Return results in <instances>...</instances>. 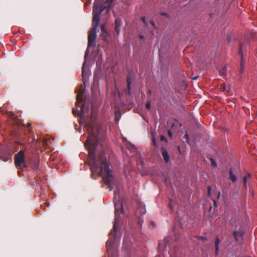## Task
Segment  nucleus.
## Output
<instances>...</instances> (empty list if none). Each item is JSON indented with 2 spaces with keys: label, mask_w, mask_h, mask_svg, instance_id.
<instances>
[{
  "label": "nucleus",
  "mask_w": 257,
  "mask_h": 257,
  "mask_svg": "<svg viewBox=\"0 0 257 257\" xmlns=\"http://www.w3.org/2000/svg\"><path fill=\"white\" fill-rule=\"evenodd\" d=\"M151 225H152L153 226H155V223H154V222H153V221L151 222Z\"/></svg>",
  "instance_id": "nucleus-38"
},
{
  "label": "nucleus",
  "mask_w": 257,
  "mask_h": 257,
  "mask_svg": "<svg viewBox=\"0 0 257 257\" xmlns=\"http://www.w3.org/2000/svg\"><path fill=\"white\" fill-rule=\"evenodd\" d=\"M160 14L161 16L168 17V14L166 13H161Z\"/></svg>",
  "instance_id": "nucleus-30"
},
{
  "label": "nucleus",
  "mask_w": 257,
  "mask_h": 257,
  "mask_svg": "<svg viewBox=\"0 0 257 257\" xmlns=\"http://www.w3.org/2000/svg\"><path fill=\"white\" fill-rule=\"evenodd\" d=\"M220 243V240L218 237H216L215 241V253L217 254L219 250V244Z\"/></svg>",
  "instance_id": "nucleus-13"
},
{
  "label": "nucleus",
  "mask_w": 257,
  "mask_h": 257,
  "mask_svg": "<svg viewBox=\"0 0 257 257\" xmlns=\"http://www.w3.org/2000/svg\"><path fill=\"white\" fill-rule=\"evenodd\" d=\"M92 28L91 29L88 37V44H87V48L85 52V58L86 57L88 53V48L91 47L92 46L94 45V43L95 41V39L96 38V31L97 30L98 25L97 24H92Z\"/></svg>",
  "instance_id": "nucleus-4"
},
{
  "label": "nucleus",
  "mask_w": 257,
  "mask_h": 257,
  "mask_svg": "<svg viewBox=\"0 0 257 257\" xmlns=\"http://www.w3.org/2000/svg\"><path fill=\"white\" fill-rule=\"evenodd\" d=\"M250 175L248 173L245 176H244L243 177V182L244 187L245 189H247V187H246L247 179L248 178H250Z\"/></svg>",
  "instance_id": "nucleus-15"
},
{
  "label": "nucleus",
  "mask_w": 257,
  "mask_h": 257,
  "mask_svg": "<svg viewBox=\"0 0 257 257\" xmlns=\"http://www.w3.org/2000/svg\"><path fill=\"white\" fill-rule=\"evenodd\" d=\"M160 140H161V141H166V138H165L164 136H163V135H162V136H161Z\"/></svg>",
  "instance_id": "nucleus-27"
},
{
  "label": "nucleus",
  "mask_w": 257,
  "mask_h": 257,
  "mask_svg": "<svg viewBox=\"0 0 257 257\" xmlns=\"http://www.w3.org/2000/svg\"><path fill=\"white\" fill-rule=\"evenodd\" d=\"M220 75L221 76H224L226 74V70L225 67L222 68L219 71Z\"/></svg>",
  "instance_id": "nucleus-17"
},
{
  "label": "nucleus",
  "mask_w": 257,
  "mask_h": 257,
  "mask_svg": "<svg viewBox=\"0 0 257 257\" xmlns=\"http://www.w3.org/2000/svg\"><path fill=\"white\" fill-rule=\"evenodd\" d=\"M140 38L141 39H144V36L141 35V36H140Z\"/></svg>",
  "instance_id": "nucleus-41"
},
{
  "label": "nucleus",
  "mask_w": 257,
  "mask_h": 257,
  "mask_svg": "<svg viewBox=\"0 0 257 257\" xmlns=\"http://www.w3.org/2000/svg\"><path fill=\"white\" fill-rule=\"evenodd\" d=\"M141 20L143 22L145 25L147 26L148 24L146 21V18L145 17H143L141 18Z\"/></svg>",
  "instance_id": "nucleus-22"
},
{
  "label": "nucleus",
  "mask_w": 257,
  "mask_h": 257,
  "mask_svg": "<svg viewBox=\"0 0 257 257\" xmlns=\"http://www.w3.org/2000/svg\"><path fill=\"white\" fill-rule=\"evenodd\" d=\"M220 243V240L218 237H216L215 241V253L217 254L219 250V244Z\"/></svg>",
  "instance_id": "nucleus-12"
},
{
  "label": "nucleus",
  "mask_w": 257,
  "mask_h": 257,
  "mask_svg": "<svg viewBox=\"0 0 257 257\" xmlns=\"http://www.w3.org/2000/svg\"><path fill=\"white\" fill-rule=\"evenodd\" d=\"M10 114H11V116H12V117L15 116V114L13 112H11Z\"/></svg>",
  "instance_id": "nucleus-36"
},
{
  "label": "nucleus",
  "mask_w": 257,
  "mask_h": 257,
  "mask_svg": "<svg viewBox=\"0 0 257 257\" xmlns=\"http://www.w3.org/2000/svg\"><path fill=\"white\" fill-rule=\"evenodd\" d=\"M15 164L17 168L21 169L26 166L25 154L23 150L20 151L15 156Z\"/></svg>",
  "instance_id": "nucleus-5"
},
{
  "label": "nucleus",
  "mask_w": 257,
  "mask_h": 257,
  "mask_svg": "<svg viewBox=\"0 0 257 257\" xmlns=\"http://www.w3.org/2000/svg\"><path fill=\"white\" fill-rule=\"evenodd\" d=\"M243 72V66L240 67V73H242Z\"/></svg>",
  "instance_id": "nucleus-33"
},
{
  "label": "nucleus",
  "mask_w": 257,
  "mask_h": 257,
  "mask_svg": "<svg viewBox=\"0 0 257 257\" xmlns=\"http://www.w3.org/2000/svg\"><path fill=\"white\" fill-rule=\"evenodd\" d=\"M146 107L148 109H150L151 108V103L150 102H148L146 104Z\"/></svg>",
  "instance_id": "nucleus-24"
},
{
  "label": "nucleus",
  "mask_w": 257,
  "mask_h": 257,
  "mask_svg": "<svg viewBox=\"0 0 257 257\" xmlns=\"http://www.w3.org/2000/svg\"><path fill=\"white\" fill-rule=\"evenodd\" d=\"M185 138H186V142L188 143H189V135L187 134H186L185 135Z\"/></svg>",
  "instance_id": "nucleus-26"
},
{
  "label": "nucleus",
  "mask_w": 257,
  "mask_h": 257,
  "mask_svg": "<svg viewBox=\"0 0 257 257\" xmlns=\"http://www.w3.org/2000/svg\"><path fill=\"white\" fill-rule=\"evenodd\" d=\"M210 160H211V165L214 167H216L217 166V164H216L215 161L213 159H211Z\"/></svg>",
  "instance_id": "nucleus-21"
},
{
  "label": "nucleus",
  "mask_w": 257,
  "mask_h": 257,
  "mask_svg": "<svg viewBox=\"0 0 257 257\" xmlns=\"http://www.w3.org/2000/svg\"><path fill=\"white\" fill-rule=\"evenodd\" d=\"M142 209L143 210V211H142V213L143 214H145V213H146L145 209V208H142Z\"/></svg>",
  "instance_id": "nucleus-37"
},
{
  "label": "nucleus",
  "mask_w": 257,
  "mask_h": 257,
  "mask_svg": "<svg viewBox=\"0 0 257 257\" xmlns=\"http://www.w3.org/2000/svg\"><path fill=\"white\" fill-rule=\"evenodd\" d=\"M100 29L101 31V33H104L106 34V32H107L106 30V27L105 24H102L100 26Z\"/></svg>",
  "instance_id": "nucleus-18"
},
{
  "label": "nucleus",
  "mask_w": 257,
  "mask_h": 257,
  "mask_svg": "<svg viewBox=\"0 0 257 257\" xmlns=\"http://www.w3.org/2000/svg\"><path fill=\"white\" fill-rule=\"evenodd\" d=\"M243 234V232L241 231H235L233 233V235L236 241H238V237H242Z\"/></svg>",
  "instance_id": "nucleus-8"
},
{
  "label": "nucleus",
  "mask_w": 257,
  "mask_h": 257,
  "mask_svg": "<svg viewBox=\"0 0 257 257\" xmlns=\"http://www.w3.org/2000/svg\"><path fill=\"white\" fill-rule=\"evenodd\" d=\"M170 257H176L174 255L172 254L170 255Z\"/></svg>",
  "instance_id": "nucleus-42"
},
{
  "label": "nucleus",
  "mask_w": 257,
  "mask_h": 257,
  "mask_svg": "<svg viewBox=\"0 0 257 257\" xmlns=\"http://www.w3.org/2000/svg\"><path fill=\"white\" fill-rule=\"evenodd\" d=\"M79 112V110L77 109H73V112L74 114H76V112Z\"/></svg>",
  "instance_id": "nucleus-32"
},
{
  "label": "nucleus",
  "mask_w": 257,
  "mask_h": 257,
  "mask_svg": "<svg viewBox=\"0 0 257 257\" xmlns=\"http://www.w3.org/2000/svg\"><path fill=\"white\" fill-rule=\"evenodd\" d=\"M152 143H153V145L154 146H155V147L157 146L156 141V140H155V139L154 138H153Z\"/></svg>",
  "instance_id": "nucleus-25"
},
{
  "label": "nucleus",
  "mask_w": 257,
  "mask_h": 257,
  "mask_svg": "<svg viewBox=\"0 0 257 257\" xmlns=\"http://www.w3.org/2000/svg\"><path fill=\"white\" fill-rule=\"evenodd\" d=\"M107 10V6L104 4L102 5L94 3L93 8L92 24L98 25L100 21V15L104 10Z\"/></svg>",
  "instance_id": "nucleus-3"
},
{
  "label": "nucleus",
  "mask_w": 257,
  "mask_h": 257,
  "mask_svg": "<svg viewBox=\"0 0 257 257\" xmlns=\"http://www.w3.org/2000/svg\"><path fill=\"white\" fill-rule=\"evenodd\" d=\"M198 239H201V240H206V238L205 237H203V236H199V237H198Z\"/></svg>",
  "instance_id": "nucleus-29"
},
{
  "label": "nucleus",
  "mask_w": 257,
  "mask_h": 257,
  "mask_svg": "<svg viewBox=\"0 0 257 257\" xmlns=\"http://www.w3.org/2000/svg\"><path fill=\"white\" fill-rule=\"evenodd\" d=\"M119 191L117 189L114 192L113 202L115 206V222L113 226V233L112 237L109 238L106 243V247L108 252L109 248H110L115 240L116 233L119 223V216L123 212L122 202L119 201L118 195Z\"/></svg>",
  "instance_id": "nucleus-2"
},
{
  "label": "nucleus",
  "mask_w": 257,
  "mask_h": 257,
  "mask_svg": "<svg viewBox=\"0 0 257 257\" xmlns=\"http://www.w3.org/2000/svg\"><path fill=\"white\" fill-rule=\"evenodd\" d=\"M229 179L233 182H235L236 181V177L235 175L233 174V172L231 169H230L229 172Z\"/></svg>",
  "instance_id": "nucleus-9"
},
{
  "label": "nucleus",
  "mask_w": 257,
  "mask_h": 257,
  "mask_svg": "<svg viewBox=\"0 0 257 257\" xmlns=\"http://www.w3.org/2000/svg\"><path fill=\"white\" fill-rule=\"evenodd\" d=\"M84 104L81 106V117H82V115L84 114Z\"/></svg>",
  "instance_id": "nucleus-23"
},
{
  "label": "nucleus",
  "mask_w": 257,
  "mask_h": 257,
  "mask_svg": "<svg viewBox=\"0 0 257 257\" xmlns=\"http://www.w3.org/2000/svg\"><path fill=\"white\" fill-rule=\"evenodd\" d=\"M77 100L79 102H81L83 101V94L79 93L77 96Z\"/></svg>",
  "instance_id": "nucleus-16"
},
{
  "label": "nucleus",
  "mask_w": 257,
  "mask_h": 257,
  "mask_svg": "<svg viewBox=\"0 0 257 257\" xmlns=\"http://www.w3.org/2000/svg\"><path fill=\"white\" fill-rule=\"evenodd\" d=\"M32 131V128H30L29 130V133H31Z\"/></svg>",
  "instance_id": "nucleus-40"
},
{
  "label": "nucleus",
  "mask_w": 257,
  "mask_h": 257,
  "mask_svg": "<svg viewBox=\"0 0 257 257\" xmlns=\"http://www.w3.org/2000/svg\"><path fill=\"white\" fill-rule=\"evenodd\" d=\"M114 0H106L104 4L107 6V11H108L111 8V4Z\"/></svg>",
  "instance_id": "nucleus-14"
},
{
  "label": "nucleus",
  "mask_w": 257,
  "mask_h": 257,
  "mask_svg": "<svg viewBox=\"0 0 257 257\" xmlns=\"http://www.w3.org/2000/svg\"><path fill=\"white\" fill-rule=\"evenodd\" d=\"M108 32H106V34L104 33H101V39H103L104 41H107V36L108 35Z\"/></svg>",
  "instance_id": "nucleus-19"
},
{
  "label": "nucleus",
  "mask_w": 257,
  "mask_h": 257,
  "mask_svg": "<svg viewBox=\"0 0 257 257\" xmlns=\"http://www.w3.org/2000/svg\"><path fill=\"white\" fill-rule=\"evenodd\" d=\"M198 76H196L195 77H193L192 78V80H196L198 78Z\"/></svg>",
  "instance_id": "nucleus-39"
},
{
  "label": "nucleus",
  "mask_w": 257,
  "mask_h": 257,
  "mask_svg": "<svg viewBox=\"0 0 257 257\" xmlns=\"http://www.w3.org/2000/svg\"><path fill=\"white\" fill-rule=\"evenodd\" d=\"M150 24H151V25L153 27H155V23H154V22L153 21H152H152H150Z\"/></svg>",
  "instance_id": "nucleus-28"
},
{
  "label": "nucleus",
  "mask_w": 257,
  "mask_h": 257,
  "mask_svg": "<svg viewBox=\"0 0 257 257\" xmlns=\"http://www.w3.org/2000/svg\"><path fill=\"white\" fill-rule=\"evenodd\" d=\"M84 63L83 64V66L84 67ZM82 71H83V67L82 68Z\"/></svg>",
  "instance_id": "nucleus-43"
},
{
  "label": "nucleus",
  "mask_w": 257,
  "mask_h": 257,
  "mask_svg": "<svg viewBox=\"0 0 257 257\" xmlns=\"http://www.w3.org/2000/svg\"><path fill=\"white\" fill-rule=\"evenodd\" d=\"M208 193H209L211 191V187H210V186L208 187Z\"/></svg>",
  "instance_id": "nucleus-35"
},
{
  "label": "nucleus",
  "mask_w": 257,
  "mask_h": 257,
  "mask_svg": "<svg viewBox=\"0 0 257 257\" xmlns=\"http://www.w3.org/2000/svg\"><path fill=\"white\" fill-rule=\"evenodd\" d=\"M127 147L132 152H134L136 150L135 146L133 145L130 144Z\"/></svg>",
  "instance_id": "nucleus-20"
},
{
  "label": "nucleus",
  "mask_w": 257,
  "mask_h": 257,
  "mask_svg": "<svg viewBox=\"0 0 257 257\" xmlns=\"http://www.w3.org/2000/svg\"><path fill=\"white\" fill-rule=\"evenodd\" d=\"M31 125H32V124L31 123H28L27 125V127H30L31 126Z\"/></svg>",
  "instance_id": "nucleus-34"
},
{
  "label": "nucleus",
  "mask_w": 257,
  "mask_h": 257,
  "mask_svg": "<svg viewBox=\"0 0 257 257\" xmlns=\"http://www.w3.org/2000/svg\"><path fill=\"white\" fill-rule=\"evenodd\" d=\"M133 81V79L131 78V77L127 76V89L128 92V93L130 94V90H131V85L132 83V82Z\"/></svg>",
  "instance_id": "nucleus-11"
},
{
  "label": "nucleus",
  "mask_w": 257,
  "mask_h": 257,
  "mask_svg": "<svg viewBox=\"0 0 257 257\" xmlns=\"http://www.w3.org/2000/svg\"><path fill=\"white\" fill-rule=\"evenodd\" d=\"M85 124L88 131L89 136L84 143V146L89 150L87 163L92 172L91 177L100 174L102 180L108 186L110 190L113 188L114 176L110 168L109 162L103 152H100L96 156V148L99 141V129L97 125L88 119Z\"/></svg>",
  "instance_id": "nucleus-1"
},
{
  "label": "nucleus",
  "mask_w": 257,
  "mask_h": 257,
  "mask_svg": "<svg viewBox=\"0 0 257 257\" xmlns=\"http://www.w3.org/2000/svg\"><path fill=\"white\" fill-rule=\"evenodd\" d=\"M168 135H169V137H172V134L171 131H170V130H169V131H168Z\"/></svg>",
  "instance_id": "nucleus-31"
},
{
  "label": "nucleus",
  "mask_w": 257,
  "mask_h": 257,
  "mask_svg": "<svg viewBox=\"0 0 257 257\" xmlns=\"http://www.w3.org/2000/svg\"><path fill=\"white\" fill-rule=\"evenodd\" d=\"M162 155L165 163H168L170 160V157L167 150L164 148H161Z\"/></svg>",
  "instance_id": "nucleus-6"
},
{
  "label": "nucleus",
  "mask_w": 257,
  "mask_h": 257,
  "mask_svg": "<svg viewBox=\"0 0 257 257\" xmlns=\"http://www.w3.org/2000/svg\"><path fill=\"white\" fill-rule=\"evenodd\" d=\"M121 25V20L120 19H116L115 20V30L117 34L119 33L120 28Z\"/></svg>",
  "instance_id": "nucleus-7"
},
{
  "label": "nucleus",
  "mask_w": 257,
  "mask_h": 257,
  "mask_svg": "<svg viewBox=\"0 0 257 257\" xmlns=\"http://www.w3.org/2000/svg\"><path fill=\"white\" fill-rule=\"evenodd\" d=\"M242 43H240L239 45V54L241 56V62H240V67L243 66V63L242 62L243 55H242Z\"/></svg>",
  "instance_id": "nucleus-10"
}]
</instances>
